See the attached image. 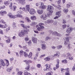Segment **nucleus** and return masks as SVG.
<instances>
[{"label":"nucleus","mask_w":75,"mask_h":75,"mask_svg":"<svg viewBox=\"0 0 75 75\" xmlns=\"http://www.w3.org/2000/svg\"><path fill=\"white\" fill-rule=\"evenodd\" d=\"M65 36H66L65 37V41H64V44L65 45L67 46V45H68V43L69 42V39L71 38V37L69 36V34H66L65 35Z\"/></svg>","instance_id":"f257e3e1"},{"label":"nucleus","mask_w":75,"mask_h":75,"mask_svg":"<svg viewBox=\"0 0 75 75\" xmlns=\"http://www.w3.org/2000/svg\"><path fill=\"white\" fill-rule=\"evenodd\" d=\"M30 9V6L28 5H26L25 6V7H23L22 8V10L24 12L27 13V11H29Z\"/></svg>","instance_id":"f03ea898"},{"label":"nucleus","mask_w":75,"mask_h":75,"mask_svg":"<svg viewBox=\"0 0 75 75\" xmlns=\"http://www.w3.org/2000/svg\"><path fill=\"white\" fill-rule=\"evenodd\" d=\"M58 54H60V52H58L57 53L54 54L53 55L50 56V60L51 61L53 60L55 58H56V57H57V56H58V57H59V55Z\"/></svg>","instance_id":"7ed1b4c3"},{"label":"nucleus","mask_w":75,"mask_h":75,"mask_svg":"<svg viewBox=\"0 0 75 75\" xmlns=\"http://www.w3.org/2000/svg\"><path fill=\"white\" fill-rule=\"evenodd\" d=\"M67 56L66 57V59H68L69 60H72L74 59V57L72 56V55L69 53H67Z\"/></svg>","instance_id":"20e7f679"},{"label":"nucleus","mask_w":75,"mask_h":75,"mask_svg":"<svg viewBox=\"0 0 75 75\" xmlns=\"http://www.w3.org/2000/svg\"><path fill=\"white\" fill-rule=\"evenodd\" d=\"M61 70L62 72H64L66 71V72L65 73V75H70L69 74V69L68 68L66 69H61Z\"/></svg>","instance_id":"39448f33"},{"label":"nucleus","mask_w":75,"mask_h":75,"mask_svg":"<svg viewBox=\"0 0 75 75\" xmlns=\"http://www.w3.org/2000/svg\"><path fill=\"white\" fill-rule=\"evenodd\" d=\"M26 0H16L18 4H21L22 5H24L26 4Z\"/></svg>","instance_id":"423d86ee"},{"label":"nucleus","mask_w":75,"mask_h":75,"mask_svg":"<svg viewBox=\"0 0 75 75\" xmlns=\"http://www.w3.org/2000/svg\"><path fill=\"white\" fill-rule=\"evenodd\" d=\"M28 12H29L30 14L31 15H34L36 13L35 10L33 8H30Z\"/></svg>","instance_id":"0eeeda50"},{"label":"nucleus","mask_w":75,"mask_h":75,"mask_svg":"<svg viewBox=\"0 0 75 75\" xmlns=\"http://www.w3.org/2000/svg\"><path fill=\"white\" fill-rule=\"evenodd\" d=\"M74 30V28L72 27H70L67 29L66 32L67 34H69L72 33V31Z\"/></svg>","instance_id":"6e6552de"},{"label":"nucleus","mask_w":75,"mask_h":75,"mask_svg":"<svg viewBox=\"0 0 75 75\" xmlns=\"http://www.w3.org/2000/svg\"><path fill=\"white\" fill-rule=\"evenodd\" d=\"M39 6H40V7H41L42 9L44 10V9H45L47 8V6L46 5H44V3L43 2H40L39 3Z\"/></svg>","instance_id":"1a4fd4ad"},{"label":"nucleus","mask_w":75,"mask_h":75,"mask_svg":"<svg viewBox=\"0 0 75 75\" xmlns=\"http://www.w3.org/2000/svg\"><path fill=\"white\" fill-rule=\"evenodd\" d=\"M23 62H25L28 66H30V63H32V61L30 60H23Z\"/></svg>","instance_id":"9d476101"},{"label":"nucleus","mask_w":75,"mask_h":75,"mask_svg":"<svg viewBox=\"0 0 75 75\" xmlns=\"http://www.w3.org/2000/svg\"><path fill=\"white\" fill-rule=\"evenodd\" d=\"M53 10H54V7H53L50 5L47 6V11H51V10L52 11Z\"/></svg>","instance_id":"9b49d317"},{"label":"nucleus","mask_w":75,"mask_h":75,"mask_svg":"<svg viewBox=\"0 0 75 75\" xmlns=\"http://www.w3.org/2000/svg\"><path fill=\"white\" fill-rule=\"evenodd\" d=\"M52 34H53V35H55L58 36L59 37H62V35H61L60 33H58V32H54L53 33H52Z\"/></svg>","instance_id":"f8f14e48"},{"label":"nucleus","mask_w":75,"mask_h":75,"mask_svg":"<svg viewBox=\"0 0 75 75\" xmlns=\"http://www.w3.org/2000/svg\"><path fill=\"white\" fill-rule=\"evenodd\" d=\"M52 69L51 68V66H46V68L44 69V71H47L48 70L49 71H51Z\"/></svg>","instance_id":"ddd939ff"},{"label":"nucleus","mask_w":75,"mask_h":75,"mask_svg":"<svg viewBox=\"0 0 75 75\" xmlns=\"http://www.w3.org/2000/svg\"><path fill=\"white\" fill-rule=\"evenodd\" d=\"M18 35L21 37H23L24 36V33L23 32V30H21V32L19 33Z\"/></svg>","instance_id":"4468645a"},{"label":"nucleus","mask_w":75,"mask_h":75,"mask_svg":"<svg viewBox=\"0 0 75 75\" xmlns=\"http://www.w3.org/2000/svg\"><path fill=\"white\" fill-rule=\"evenodd\" d=\"M32 41L35 44H36L37 43V38L35 37H33L32 38Z\"/></svg>","instance_id":"2eb2a0df"},{"label":"nucleus","mask_w":75,"mask_h":75,"mask_svg":"<svg viewBox=\"0 0 75 75\" xmlns=\"http://www.w3.org/2000/svg\"><path fill=\"white\" fill-rule=\"evenodd\" d=\"M44 60L45 62L50 61L51 60V58L50 56H47L44 59Z\"/></svg>","instance_id":"dca6fc26"},{"label":"nucleus","mask_w":75,"mask_h":75,"mask_svg":"<svg viewBox=\"0 0 75 75\" xmlns=\"http://www.w3.org/2000/svg\"><path fill=\"white\" fill-rule=\"evenodd\" d=\"M7 27V25L6 24L4 25H1L0 24V28H6Z\"/></svg>","instance_id":"f3484780"},{"label":"nucleus","mask_w":75,"mask_h":75,"mask_svg":"<svg viewBox=\"0 0 75 75\" xmlns=\"http://www.w3.org/2000/svg\"><path fill=\"white\" fill-rule=\"evenodd\" d=\"M7 14V12L5 11H1L0 12V14L1 15V16H3L5 14Z\"/></svg>","instance_id":"a211bd4d"},{"label":"nucleus","mask_w":75,"mask_h":75,"mask_svg":"<svg viewBox=\"0 0 75 75\" xmlns=\"http://www.w3.org/2000/svg\"><path fill=\"white\" fill-rule=\"evenodd\" d=\"M8 16L9 18H13L14 15H13V14L11 13H8Z\"/></svg>","instance_id":"6ab92c4d"},{"label":"nucleus","mask_w":75,"mask_h":75,"mask_svg":"<svg viewBox=\"0 0 75 75\" xmlns=\"http://www.w3.org/2000/svg\"><path fill=\"white\" fill-rule=\"evenodd\" d=\"M53 22H54V20L52 19H49L45 21L46 23H48V24L52 23Z\"/></svg>","instance_id":"aec40b11"},{"label":"nucleus","mask_w":75,"mask_h":75,"mask_svg":"<svg viewBox=\"0 0 75 75\" xmlns=\"http://www.w3.org/2000/svg\"><path fill=\"white\" fill-rule=\"evenodd\" d=\"M41 46L42 49L43 50H45L47 48V46H46L45 44H42L41 45Z\"/></svg>","instance_id":"412c9836"},{"label":"nucleus","mask_w":75,"mask_h":75,"mask_svg":"<svg viewBox=\"0 0 75 75\" xmlns=\"http://www.w3.org/2000/svg\"><path fill=\"white\" fill-rule=\"evenodd\" d=\"M22 31H23V32L24 33V34L27 35V34H28V32L29 30L28 29H26L25 30H23Z\"/></svg>","instance_id":"4be33fe9"},{"label":"nucleus","mask_w":75,"mask_h":75,"mask_svg":"<svg viewBox=\"0 0 75 75\" xmlns=\"http://www.w3.org/2000/svg\"><path fill=\"white\" fill-rule=\"evenodd\" d=\"M32 56H33V53L32 52H30L28 55V57L29 58H31V59H32L33 57H32Z\"/></svg>","instance_id":"5701e85b"},{"label":"nucleus","mask_w":75,"mask_h":75,"mask_svg":"<svg viewBox=\"0 0 75 75\" xmlns=\"http://www.w3.org/2000/svg\"><path fill=\"white\" fill-rule=\"evenodd\" d=\"M44 29V27L42 26V27H38L37 28V30L39 31H42L43 29Z\"/></svg>","instance_id":"b1692460"},{"label":"nucleus","mask_w":75,"mask_h":75,"mask_svg":"<svg viewBox=\"0 0 75 75\" xmlns=\"http://www.w3.org/2000/svg\"><path fill=\"white\" fill-rule=\"evenodd\" d=\"M43 11L42 10H37V13L39 14H42L43 13Z\"/></svg>","instance_id":"393cba45"},{"label":"nucleus","mask_w":75,"mask_h":75,"mask_svg":"<svg viewBox=\"0 0 75 75\" xmlns=\"http://www.w3.org/2000/svg\"><path fill=\"white\" fill-rule=\"evenodd\" d=\"M37 23L36 22H35L34 21H33L30 23V25L34 27L35 26V25H37Z\"/></svg>","instance_id":"a878e982"},{"label":"nucleus","mask_w":75,"mask_h":75,"mask_svg":"<svg viewBox=\"0 0 75 75\" xmlns=\"http://www.w3.org/2000/svg\"><path fill=\"white\" fill-rule=\"evenodd\" d=\"M61 11H59L57 12L55 14L56 16H58L59 17L61 16Z\"/></svg>","instance_id":"bb28decb"},{"label":"nucleus","mask_w":75,"mask_h":75,"mask_svg":"<svg viewBox=\"0 0 75 75\" xmlns=\"http://www.w3.org/2000/svg\"><path fill=\"white\" fill-rule=\"evenodd\" d=\"M19 54L21 57H23V56L24 55V52L23 51V50H20L19 52Z\"/></svg>","instance_id":"cd10ccee"},{"label":"nucleus","mask_w":75,"mask_h":75,"mask_svg":"<svg viewBox=\"0 0 75 75\" xmlns=\"http://www.w3.org/2000/svg\"><path fill=\"white\" fill-rule=\"evenodd\" d=\"M53 13V11L52 10L49 11L48 13L47 14V15L48 17H50V16L52 15V13Z\"/></svg>","instance_id":"c85d7f7f"},{"label":"nucleus","mask_w":75,"mask_h":75,"mask_svg":"<svg viewBox=\"0 0 75 75\" xmlns=\"http://www.w3.org/2000/svg\"><path fill=\"white\" fill-rule=\"evenodd\" d=\"M0 62L1 63V64L2 65V66H5L6 65V64H5V63H4V62L3 59H0Z\"/></svg>","instance_id":"c756f323"},{"label":"nucleus","mask_w":75,"mask_h":75,"mask_svg":"<svg viewBox=\"0 0 75 75\" xmlns=\"http://www.w3.org/2000/svg\"><path fill=\"white\" fill-rule=\"evenodd\" d=\"M30 19L33 21H34V20H36V19H37V18L36 17V16H31L30 17Z\"/></svg>","instance_id":"7c9ffc66"},{"label":"nucleus","mask_w":75,"mask_h":75,"mask_svg":"<svg viewBox=\"0 0 75 75\" xmlns=\"http://www.w3.org/2000/svg\"><path fill=\"white\" fill-rule=\"evenodd\" d=\"M13 66H12L10 67V68H8L6 69V71L7 72H11V69H13Z\"/></svg>","instance_id":"2f4dec72"},{"label":"nucleus","mask_w":75,"mask_h":75,"mask_svg":"<svg viewBox=\"0 0 75 75\" xmlns=\"http://www.w3.org/2000/svg\"><path fill=\"white\" fill-rule=\"evenodd\" d=\"M63 11L64 13L67 14L68 11V9L64 8L63 10Z\"/></svg>","instance_id":"473e14b6"},{"label":"nucleus","mask_w":75,"mask_h":75,"mask_svg":"<svg viewBox=\"0 0 75 75\" xmlns=\"http://www.w3.org/2000/svg\"><path fill=\"white\" fill-rule=\"evenodd\" d=\"M45 56H46V54H41L39 58L40 59H42V58H44V57H45Z\"/></svg>","instance_id":"72a5a7b5"},{"label":"nucleus","mask_w":75,"mask_h":75,"mask_svg":"<svg viewBox=\"0 0 75 75\" xmlns=\"http://www.w3.org/2000/svg\"><path fill=\"white\" fill-rule=\"evenodd\" d=\"M4 4L5 6H6L9 5V1H5L4 2Z\"/></svg>","instance_id":"f704fd0d"},{"label":"nucleus","mask_w":75,"mask_h":75,"mask_svg":"<svg viewBox=\"0 0 75 75\" xmlns=\"http://www.w3.org/2000/svg\"><path fill=\"white\" fill-rule=\"evenodd\" d=\"M71 3L70 2H69L66 5L67 8H69L70 7H71Z\"/></svg>","instance_id":"c9c22d12"},{"label":"nucleus","mask_w":75,"mask_h":75,"mask_svg":"<svg viewBox=\"0 0 75 75\" xmlns=\"http://www.w3.org/2000/svg\"><path fill=\"white\" fill-rule=\"evenodd\" d=\"M5 60L6 61L5 65H6V66H8L10 65V64H9V62L8 61V60H7V59H5Z\"/></svg>","instance_id":"e433bc0d"},{"label":"nucleus","mask_w":75,"mask_h":75,"mask_svg":"<svg viewBox=\"0 0 75 75\" xmlns=\"http://www.w3.org/2000/svg\"><path fill=\"white\" fill-rule=\"evenodd\" d=\"M62 62L63 64H67L68 63V61L65 59L62 60Z\"/></svg>","instance_id":"4c0bfd02"},{"label":"nucleus","mask_w":75,"mask_h":75,"mask_svg":"<svg viewBox=\"0 0 75 75\" xmlns=\"http://www.w3.org/2000/svg\"><path fill=\"white\" fill-rule=\"evenodd\" d=\"M17 13L18 14H23V12L22 11H19L17 12Z\"/></svg>","instance_id":"58836bf2"},{"label":"nucleus","mask_w":75,"mask_h":75,"mask_svg":"<svg viewBox=\"0 0 75 75\" xmlns=\"http://www.w3.org/2000/svg\"><path fill=\"white\" fill-rule=\"evenodd\" d=\"M25 20L28 23H31V20L29 19V18L28 17L25 18Z\"/></svg>","instance_id":"ea45409f"},{"label":"nucleus","mask_w":75,"mask_h":75,"mask_svg":"<svg viewBox=\"0 0 75 75\" xmlns=\"http://www.w3.org/2000/svg\"><path fill=\"white\" fill-rule=\"evenodd\" d=\"M23 55H24V56L25 58H27V57L28 56V54H27V53L25 52H24Z\"/></svg>","instance_id":"a19ab883"},{"label":"nucleus","mask_w":75,"mask_h":75,"mask_svg":"<svg viewBox=\"0 0 75 75\" xmlns=\"http://www.w3.org/2000/svg\"><path fill=\"white\" fill-rule=\"evenodd\" d=\"M47 14L44 15L43 20H47Z\"/></svg>","instance_id":"79ce46f5"},{"label":"nucleus","mask_w":75,"mask_h":75,"mask_svg":"<svg viewBox=\"0 0 75 75\" xmlns=\"http://www.w3.org/2000/svg\"><path fill=\"white\" fill-rule=\"evenodd\" d=\"M62 48V46L61 45H58L57 46V48L58 50H61V48Z\"/></svg>","instance_id":"37998d69"},{"label":"nucleus","mask_w":75,"mask_h":75,"mask_svg":"<svg viewBox=\"0 0 75 75\" xmlns=\"http://www.w3.org/2000/svg\"><path fill=\"white\" fill-rule=\"evenodd\" d=\"M12 27H13V28H16V27H17V25H16V23L14 22H13V23Z\"/></svg>","instance_id":"c03bdc74"},{"label":"nucleus","mask_w":75,"mask_h":75,"mask_svg":"<svg viewBox=\"0 0 75 75\" xmlns=\"http://www.w3.org/2000/svg\"><path fill=\"white\" fill-rule=\"evenodd\" d=\"M29 74V73H28V71L27 70H25L24 71V75H28Z\"/></svg>","instance_id":"a18cd8bd"},{"label":"nucleus","mask_w":75,"mask_h":75,"mask_svg":"<svg viewBox=\"0 0 75 75\" xmlns=\"http://www.w3.org/2000/svg\"><path fill=\"white\" fill-rule=\"evenodd\" d=\"M28 46H31V40H29L28 42Z\"/></svg>","instance_id":"49530a36"},{"label":"nucleus","mask_w":75,"mask_h":75,"mask_svg":"<svg viewBox=\"0 0 75 75\" xmlns=\"http://www.w3.org/2000/svg\"><path fill=\"white\" fill-rule=\"evenodd\" d=\"M44 25V24L43 23H40L39 24V27H44V26L42 25Z\"/></svg>","instance_id":"de8ad7c7"},{"label":"nucleus","mask_w":75,"mask_h":75,"mask_svg":"<svg viewBox=\"0 0 75 75\" xmlns=\"http://www.w3.org/2000/svg\"><path fill=\"white\" fill-rule=\"evenodd\" d=\"M0 23H2L3 24H6V22L4 21V20L2 19L0 21Z\"/></svg>","instance_id":"09e8293b"},{"label":"nucleus","mask_w":75,"mask_h":75,"mask_svg":"<svg viewBox=\"0 0 75 75\" xmlns=\"http://www.w3.org/2000/svg\"><path fill=\"white\" fill-rule=\"evenodd\" d=\"M18 17H19V18H21L22 19H24V17L21 14H18Z\"/></svg>","instance_id":"8fccbe9b"},{"label":"nucleus","mask_w":75,"mask_h":75,"mask_svg":"<svg viewBox=\"0 0 75 75\" xmlns=\"http://www.w3.org/2000/svg\"><path fill=\"white\" fill-rule=\"evenodd\" d=\"M57 64L56 66H59V60L57 59Z\"/></svg>","instance_id":"3c124183"},{"label":"nucleus","mask_w":75,"mask_h":75,"mask_svg":"<svg viewBox=\"0 0 75 75\" xmlns=\"http://www.w3.org/2000/svg\"><path fill=\"white\" fill-rule=\"evenodd\" d=\"M7 44H9L10 42V40L9 39H8L7 40H5Z\"/></svg>","instance_id":"603ef678"},{"label":"nucleus","mask_w":75,"mask_h":75,"mask_svg":"<svg viewBox=\"0 0 75 75\" xmlns=\"http://www.w3.org/2000/svg\"><path fill=\"white\" fill-rule=\"evenodd\" d=\"M50 39H51L50 37L47 36L45 39V40H46V41H48V40H50Z\"/></svg>","instance_id":"864d4df0"},{"label":"nucleus","mask_w":75,"mask_h":75,"mask_svg":"<svg viewBox=\"0 0 75 75\" xmlns=\"http://www.w3.org/2000/svg\"><path fill=\"white\" fill-rule=\"evenodd\" d=\"M24 40L25 41H29V38L28 37H25V38Z\"/></svg>","instance_id":"5fc2aeb1"},{"label":"nucleus","mask_w":75,"mask_h":75,"mask_svg":"<svg viewBox=\"0 0 75 75\" xmlns=\"http://www.w3.org/2000/svg\"><path fill=\"white\" fill-rule=\"evenodd\" d=\"M66 27H67V25L66 24L63 25H62V28L63 29H65Z\"/></svg>","instance_id":"6e6d98bb"},{"label":"nucleus","mask_w":75,"mask_h":75,"mask_svg":"<svg viewBox=\"0 0 75 75\" xmlns=\"http://www.w3.org/2000/svg\"><path fill=\"white\" fill-rule=\"evenodd\" d=\"M30 27V26L29 25L27 26L25 25V27H24V28L25 29H27V28H29Z\"/></svg>","instance_id":"4d7b16f0"},{"label":"nucleus","mask_w":75,"mask_h":75,"mask_svg":"<svg viewBox=\"0 0 75 75\" xmlns=\"http://www.w3.org/2000/svg\"><path fill=\"white\" fill-rule=\"evenodd\" d=\"M25 69L27 71H30V66H27L25 68Z\"/></svg>","instance_id":"13d9d810"},{"label":"nucleus","mask_w":75,"mask_h":75,"mask_svg":"<svg viewBox=\"0 0 75 75\" xmlns=\"http://www.w3.org/2000/svg\"><path fill=\"white\" fill-rule=\"evenodd\" d=\"M53 24L54 25H57V24H58V22L57 21H55L53 23Z\"/></svg>","instance_id":"bf43d9fd"},{"label":"nucleus","mask_w":75,"mask_h":75,"mask_svg":"<svg viewBox=\"0 0 75 75\" xmlns=\"http://www.w3.org/2000/svg\"><path fill=\"white\" fill-rule=\"evenodd\" d=\"M44 15V14H42L40 15V18H41V19H42V20H43Z\"/></svg>","instance_id":"052dcab7"},{"label":"nucleus","mask_w":75,"mask_h":75,"mask_svg":"<svg viewBox=\"0 0 75 75\" xmlns=\"http://www.w3.org/2000/svg\"><path fill=\"white\" fill-rule=\"evenodd\" d=\"M59 68V66H56V67L53 68V69L54 71L56 70V69H58Z\"/></svg>","instance_id":"680f3d73"},{"label":"nucleus","mask_w":75,"mask_h":75,"mask_svg":"<svg viewBox=\"0 0 75 75\" xmlns=\"http://www.w3.org/2000/svg\"><path fill=\"white\" fill-rule=\"evenodd\" d=\"M22 48L23 49V50H26V49H27V47L26 46H24L22 47Z\"/></svg>","instance_id":"e2e57ef3"},{"label":"nucleus","mask_w":75,"mask_h":75,"mask_svg":"<svg viewBox=\"0 0 75 75\" xmlns=\"http://www.w3.org/2000/svg\"><path fill=\"white\" fill-rule=\"evenodd\" d=\"M17 17H18V15H13V18H17Z\"/></svg>","instance_id":"0e129e2a"},{"label":"nucleus","mask_w":75,"mask_h":75,"mask_svg":"<svg viewBox=\"0 0 75 75\" xmlns=\"http://www.w3.org/2000/svg\"><path fill=\"white\" fill-rule=\"evenodd\" d=\"M23 74V71H19L17 73L18 75H21Z\"/></svg>","instance_id":"69168bd1"},{"label":"nucleus","mask_w":75,"mask_h":75,"mask_svg":"<svg viewBox=\"0 0 75 75\" xmlns=\"http://www.w3.org/2000/svg\"><path fill=\"white\" fill-rule=\"evenodd\" d=\"M41 51V48H38L37 50H36V51L37 52H38V51Z\"/></svg>","instance_id":"338daca9"},{"label":"nucleus","mask_w":75,"mask_h":75,"mask_svg":"<svg viewBox=\"0 0 75 75\" xmlns=\"http://www.w3.org/2000/svg\"><path fill=\"white\" fill-rule=\"evenodd\" d=\"M46 75H52L50 73V72H48L47 73Z\"/></svg>","instance_id":"774afa93"}]
</instances>
